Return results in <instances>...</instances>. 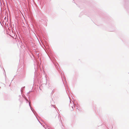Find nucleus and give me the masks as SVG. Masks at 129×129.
Instances as JSON below:
<instances>
[{
    "mask_svg": "<svg viewBox=\"0 0 129 129\" xmlns=\"http://www.w3.org/2000/svg\"><path fill=\"white\" fill-rule=\"evenodd\" d=\"M29 106L30 107V108H31V110L32 111H33V109L32 108H31V107L30 105V103L29 102Z\"/></svg>",
    "mask_w": 129,
    "mask_h": 129,
    "instance_id": "obj_1",
    "label": "nucleus"
},
{
    "mask_svg": "<svg viewBox=\"0 0 129 129\" xmlns=\"http://www.w3.org/2000/svg\"><path fill=\"white\" fill-rule=\"evenodd\" d=\"M25 86L23 87H22L21 89H22L23 88H25Z\"/></svg>",
    "mask_w": 129,
    "mask_h": 129,
    "instance_id": "obj_2",
    "label": "nucleus"
},
{
    "mask_svg": "<svg viewBox=\"0 0 129 129\" xmlns=\"http://www.w3.org/2000/svg\"><path fill=\"white\" fill-rule=\"evenodd\" d=\"M72 108L73 109V106H72Z\"/></svg>",
    "mask_w": 129,
    "mask_h": 129,
    "instance_id": "obj_3",
    "label": "nucleus"
},
{
    "mask_svg": "<svg viewBox=\"0 0 129 129\" xmlns=\"http://www.w3.org/2000/svg\"><path fill=\"white\" fill-rule=\"evenodd\" d=\"M22 91V89H21V91Z\"/></svg>",
    "mask_w": 129,
    "mask_h": 129,
    "instance_id": "obj_4",
    "label": "nucleus"
}]
</instances>
